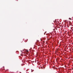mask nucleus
Returning a JSON list of instances; mask_svg holds the SVG:
<instances>
[{
    "mask_svg": "<svg viewBox=\"0 0 73 73\" xmlns=\"http://www.w3.org/2000/svg\"><path fill=\"white\" fill-rule=\"evenodd\" d=\"M71 20H72V19H71Z\"/></svg>",
    "mask_w": 73,
    "mask_h": 73,
    "instance_id": "nucleus-4",
    "label": "nucleus"
},
{
    "mask_svg": "<svg viewBox=\"0 0 73 73\" xmlns=\"http://www.w3.org/2000/svg\"><path fill=\"white\" fill-rule=\"evenodd\" d=\"M17 1H18V0H17Z\"/></svg>",
    "mask_w": 73,
    "mask_h": 73,
    "instance_id": "nucleus-2",
    "label": "nucleus"
},
{
    "mask_svg": "<svg viewBox=\"0 0 73 73\" xmlns=\"http://www.w3.org/2000/svg\"><path fill=\"white\" fill-rule=\"evenodd\" d=\"M27 52H28V51L27 50Z\"/></svg>",
    "mask_w": 73,
    "mask_h": 73,
    "instance_id": "nucleus-1",
    "label": "nucleus"
},
{
    "mask_svg": "<svg viewBox=\"0 0 73 73\" xmlns=\"http://www.w3.org/2000/svg\"><path fill=\"white\" fill-rule=\"evenodd\" d=\"M41 69H42V67H41Z\"/></svg>",
    "mask_w": 73,
    "mask_h": 73,
    "instance_id": "nucleus-3",
    "label": "nucleus"
}]
</instances>
